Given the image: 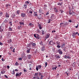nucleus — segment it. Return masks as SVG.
Listing matches in <instances>:
<instances>
[{"instance_id":"1","label":"nucleus","mask_w":79,"mask_h":79,"mask_svg":"<svg viewBox=\"0 0 79 79\" xmlns=\"http://www.w3.org/2000/svg\"><path fill=\"white\" fill-rule=\"evenodd\" d=\"M5 24L4 23L2 24L1 26H0V32H2L3 31V30H4V29H5V27L3 26H5Z\"/></svg>"},{"instance_id":"2","label":"nucleus","mask_w":79,"mask_h":79,"mask_svg":"<svg viewBox=\"0 0 79 79\" xmlns=\"http://www.w3.org/2000/svg\"><path fill=\"white\" fill-rule=\"evenodd\" d=\"M77 34H78V32H74L72 33V36L73 38H76V35H77Z\"/></svg>"},{"instance_id":"3","label":"nucleus","mask_w":79,"mask_h":79,"mask_svg":"<svg viewBox=\"0 0 79 79\" xmlns=\"http://www.w3.org/2000/svg\"><path fill=\"white\" fill-rule=\"evenodd\" d=\"M41 66L40 65H39L38 66H36V71H39V69H41Z\"/></svg>"},{"instance_id":"4","label":"nucleus","mask_w":79,"mask_h":79,"mask_svg":"<svg viewBox=\"0 0 79 79\" xmlns=\"http://www.w3.org/2000/svg\"><path fill=\"white\" fill-rule=\"evenodd\" d=\"M57 52H58L60 55H62V54H63V52L62 51V50L61 49H58Z\"/></svg>"},{"instance_id":"5","label":"nucleus","mask_w":79,"mask_h":79,"mask_svg":"<svg viewBox=\"0 0 79 79\" xmlns=\"http://www.w3.org/2000/svg\"><path fill=\"white\" fill-rule=\"evenodd\" d=\"M26 15L25 13H22L21 14V16L22 18H25Z\"/></svg>"},{"instance_id":"6","label":"nucleus","mask_w":79,"mask_h":79,"mask_svg":"<svg viewBox=\"0 0 79 79\" xmlns=\"http://www.w3.org/2000/svg\"><path fill=\"white\" fill-rule=\"evenodd\" d=\"M55 57L57 59H58H58L60 58H61V56L59 55H58V54H57L56 55H55Z\"/></svg>"},{"instance_id":"7","label":"nucleus","mask_w":79,"mask_h":79,"mask_svg":"<svg viewBox=\"0 0 79 79\" xmlns=\"http://www.w3.org/2000/svg\"><path fill=\"white\" fill-rule=\"evenodd\" d=\"M38 27H39V29L40 30H41L42 29V25L40 24L39 23H38Z\"/></svg>"},{"instance_id":"8","label":"nucleus","mask_w":79,"mask_h":79,"mask_svg":"<svg viewBox=\"0 0 79 79\" xmlns=\"http://www.w3.org/2000/svg\"><path fill=\"white\" fill-rule=\"evenodd\" d=\"M19 24H20V25H21V26L22 25H23H23H24V21H22L20 22H19Z\"/></svg>"},{"instance_id":"9","label":"nucleus","mask_w":79,"mask_h":79,"mask_svg":"<svg viewBox=\"0 0 79 79\" xmlns=\"http://www.w3.org/2000/svg\"><path fill=\"white\" fill-rule=\"evenodd\" d=\"M45 50V48L44 46H43L41 48V50L42 51V52H44Z\"/></svg>"},{"instance_id":"10","label":"nucleus","mask_w":79,"mask_h":79,"mask_svg":"<svg viewBox=\"0 0 79 79\" xmlns=\"http://www.w3.org/2000/svg\"><path fill=\"white\" fill-rule=\"evenodd\" d=\"M31 44L32 47H34L35 45H36V44H35V43H33V42H31L30 43Z\"/></svg>"},{"instance_id":"11","label":"nucleus","mask_w":79,"mask_h":79,"mask_svg":"<svg viewBox=\"0 0 79 79\" xmlns=\"http://www.w3.org/2000/svg\"><path fill=\"white\" fill-rule=\"evenodd\" d=\"M50 34L49 33L47 34L46 36L45 37V38H46V39H47L48 38H49V37H50Z\"/></svg>"},{"instance_id":"12","label":"nucleus","mask_w":79,"mask_h":79,"mask_svg":"<svg viewBox=\"0 0 79 79\" xmlns=\"http://www.w3.org/2000/svg\"><path fill=\"white\" fill-rule=\"evenodd\" d=\"M1 73L2 74H4V73H5V71L4 70V69H2L1 70Z\"/></svg>"},{"instance_id":"13","label":"nucleus","mask_w":79,"mask_h":79,"mask_svg":"<svg viewBox=\"0 0 79 79\" xmlns=\"http://www.w3.org/2000/svg\"><path fill=\"white\" fill-rule=\"evenodd\" d=\"M65 47V44L64 43L61 45V48L63 49Z\"/></svg>"},{"instance_id":"14","label":"nucleus","mask_w":79,"mask_h":79,"mask_svg":"<svg viewBox=\"0 0 79 79\" xmlns=\"http://www.w3.org/2000/svg\"><path fill=\"white\" fill-rule=\"evenodd\" d=\"M54 11L55 13H57L58 11V9H56V8H54Z\"/></svg>"},{"instance_id":"15","label":"nucleus","mask_w":79,"mask_h":79,"mask_svg":"<svg viewBox=\"0 0 79 79\" xmlns=\"http://www.w3.org/2000/svg\"><path fill=\"white\" fill-rule=\"evenodd\" d=\"M16 13L17 15H19V14H20V10H17L16 12Z\"/></svg>"},{"instance_id":"16","label":"nucleus","mask_w":79,"mask_h":79,"mask_svg":"<svg viewBox=\"0 0 79 79\" xmlns=\"http://www.w3.org/2000/svg\"><path fill=\"white\" fill-rule=\"evenodd\" d=\"M22 58H23V60H26L27 57L26 56H22Z\"/></svg>"},{"instance_id":"17","label":"nucleus","mask_w":79,"mask_h":79,"mask_svg":"<svg viewBox=\"0 0 79 79\" xmlns=\"http://www.w3.org/2000/svg\"><path fill=\"white\" fill-rule=\"evenodd\" d=\"M46 7H47V5L46 4H44V7L43 8L44 10H47V8H46Z\"/></svg>"},{"instance_id":"18","label":"nucleus","mask_w":79,"mask_h":79,"mask_svg":"<svg viewBox=\"0 0 79 79\" xmlns=\"http://www.w3.org/2000/svg\"><path fill=\"white\" fill-rule=\"evenodd\" d=\"M39 74V73H35L34 76H35V77H38Z\"/></svg>"},{"instance_id":"19","label":"nucleus","mask_w":79,"mask_h":79,"mask_svg":"<svg viewBox=\"0 0 79 79\" xmlns=\"http://www.w3.org/2000/svg\"><path fill=\"white\" fill-rule=\"evenodd\" d=\"M6 8H10L11 5L8 4H7L6 5Z\"/></svg>"},{"instance_id":"20","label":"nucleus","mask_w":79,"mask_h":79,"mask_svg":"<svg viewBox=\"0 0 79 79\" xmlns=\"http://www.w3.org/2000/svg\"><path fill=\"white\" fill-rule=\"evenodd\" d=\"M42 8L39 9V13H42Z\"/></svg>"},{"instance_id":"21","label":"nucleus","mask_w":79,"mask_h":79,"mask_svg":"<svg viewBox=\"0 0 79 79\" xmlns=\"http://www.w3.org/2000/svg\"><path fill=\"white\" fill-rule=\"evenodd\" d=\"M8 31H13V30L12 29V28H11V27H9L8 29Z\"/></svg>"},{"instance_id":"22","label":"nucleus","mask_w":79,"mask_h":79,"mask_svg":"<svg viewBox=\"0 0 79 79\" xmlns=\"http://www.w3.org/2000/svg\"><path fill=\"white\" fill-rule=\"evenodd\" d=\"M63 4V2H58L57 3L58 5H59V6H61L62 5V4Z\"/></svg>"},{"instance_id":"23","label":"nucleus","mask_w":79,"mask_h":79,"mask_svg":"<svg viewBox=\"0 0 79 79\" xmlns=\"http://www.w3.org/2000/svg\"><path fill=\"white\" fill-rule=\"evenodd\" d=\"M33 79H40V78L39 77H33Z\"/></svg>"},{"instance_id":"24","label":"nucleus","mask_w":79,"mask_h":79,"mask_svg":"<svg viewBox=\"0 0 79 79\" xmlns=\"http://www.w3.org/2000/svg\"><path fill=\"white\" fill-rule=\"evenodd\" d=\"M11 42H12V41H11V40L10 39L7 42L9 44H10L11 43Z\"/></svg>"},{"instance_id":"25","label":"nucleus","mask_w":79,"mask_h":79,"mask_svg":"<svg viewBox=\"0 0 79 79\" xmlns=\"http://www.w3.org/2000/svg\"><path fill=\"white\" fill-rule=\"evenodd\" d=\"M30 49H31V48L27 49V53H30Z\"/></svg>"},{"instance_id":"26","label":"nucleus","mask_w":79,"mask_h":79,"mask_svg":"<svg viewBox=\"0 0 79 79\" xmlns=\"http://www.w3.org/2000/svg\"><path fill=\"white\" fill-rule=\"evenodd\" d=\"M34 16H36V17H37V12H34Z\"/></svg>"},{"instance_id":"27","label":"nucleus","mask_w":79,"mask_h":79,"mask_svg":"<svg viewBox=\"0 0 79 79\" xmlns=\"http://www.w3.org/2000/svg\"><path fill=\"white\" fill-rule=\"evenodd\" d=\"M11 74H15V70H14L13 71H12V72H11Z\"/></svg>"},{"instance_id":"28","label":"nucleus","mask_w":79,"mask_h":79,"mask_svg":"<svg viewBox=\"0 0 79 79\" xmlns=\"http://www.w3.org/2000/svg\"><path fill=\"white\" fill-rule=\"evenodd\" d=\"M23 6L25 8H26L27 7V4H24L23 5Z\"/></svg>"},{"instance_id":"29","label":"nucleus","mask_w":79,"mask_h":79,"mask_svg":"<svg viewBox=\"0 0 79 79\" xmlns=\"http://www.w3.org/2000/svg\"><path fill=\"white\" fill-rule=\"evenodd\" d=\"M22 27L21 26H18V27H17V29H19H19H21Z\"/></svg>"},{"instance_id":"30","label":"nucleus","mask_w":79,"mask_h":79,"mask_svg":"<svg viewBox=\"0 0 79 79\" xmlns=\"http://www.w3.org/2000/svg\"><path fill=\"white\" fill-rule=\"evenodd\" d=\"M67 58H68V59H71V57L67 55Z\"/></svg>"},{"instance_id":"31","label":"nucleus","mask_w":79,"mask_h":79,"mask_svg":"<svg viewBox=\"0 0 79 79\" xmlns=\"http://www.w3.org/2000/svg\"><path fill=\"white\" fill-rule=\"evenodd\" d=\"M25 3L26 4V5H27L29 3V2L28 1H26L25 2Z\"/></svg>"},{"instance_id":"32","label":"nucleus","mask_w":79,"mask_h":79,"mask_svg":"<svg viewBox=\"0 0 79 79\" xmlns=\"http://www.w3.org/2000/svg\"><path fill=\"white\" fill-rule=\"evenodd\" d=\"M3 15V12L1 11L0 12V16H2Z\"/></svg>"},{"instance_id":"33","label":"nucleus","mask_w":79,"mask_h":79,"mask_svg":"<svg viewBox=\"0 0 79 79\" xmlns=\"http://www.w3.org/2000/svg\"><path fill=\"white\" fill-rule=\"evenodd\" d=\"M31 55H29L28 56V59H30L31 58Z\"/></svg>"},{"instance_id":"34","label":"nucleus","mask_w":79,"mask_h":79,"mask_svg":"<svg viewBox=\"0 0 79 79\" xmlns=\"http://www.w3.org/2000/svg\"><path fill=\"white\" fill-rule=\"evenodd\" d=\"M29 13H31V14H32V10H29Z\"/></svg>"},{"instance_id":"35","label":"nucleus","mask_w":79,"mask_h":79,"mask_svg":"<svg viewBox=\"0 0 79 79\" xmlns=\"http://www.w3.org/2000/svg\"><path fill=\"white\" fill-rule=\"evenodd\" d=\"M40 44L41 45H43V42L42 41H41L40 42Z\"/></svg>"},{"instance_id":"36","label":"nucleus","mask_w":79,"mask_h":79,"mask_svg":"<svg viewBox=\"0 0 79 79\" xmlns=\"http://www.w3.org/2000/svg\"><path fill=\"white\" fill-rule=\"evenodd\" d=\"M15 16H16V15L15 14V13L14 12L12 14V16H13V17H14Z\"/></svg>"},{"instance_id":"37","label":"nucleus","mask_w":79,"mask_h":79,"mask_svg":"<svg viewBox=\"0 0 79 79\" xmlns=\"http://www.w3.org/2000/svg\"><path fill=\"white\" fill-rule=\"evenodd\" d=\"M36 38L37 39H39V35H38Z\"/></svg>"},{"instance_id":"38","label":"nucleus","mask_w":79,"mask_h":79,"mask_svg":"<svg viewBox=\"0 0 79 79\" xmlns=\"http://www.w3.org/2000/svg\"><path fill=\"white\" fill-rule=\"evenodd\" d=\"M57 48H60L61 47V46L59 45H57Z\"/></svg>"},{"instance_id":"39","label":"nucleus","mask_w":79,"mask_h":79,"mask_svg":"<svg viewBox=\"0 0 79 79\" xmlns=\"http://www.w3.org/2000/svg\"><path fill=\"white\" fill-rule=\"evenodd\" d=\"M59 11H60V13H63V12H64V11H63V10H60Z\"/></svg>"},{"instance_id":"40","label":"nucleus","mask_w":79,"mask_h":79,"mask_svg":"<svg viewBox=\"0 0 79 79\" xmlns=\"http://www.w3.org/2000/svg\"><path fill=\"white\" fill-rule=\"evenodd\" d=\"M15 76H16V77H17H17H19V73H16Z\"/></svg>"},{"instance_id":"41","label":"nucleus","mask_w":79,"mask_h":79,"mask_svg":"<svg viewBox=\"0 0 79 79\" xmlns=\"http://www.w3.org/2000/svg\"><path fill=\"white\" fill-rule=\"evenodd\" d=\"M39 76H42V74H42V73L40 72H39Z\"/></svg>"},{"instance_id":"42","label":"nucleus","mask_w":79,"mask_h":79,"mask_svg":"<svg viewBox=\"0 0 79 79\" xmlns=\"http://www.w3.org/2000/svg\"><path fill=\"white\" fill-rule=\"evenodd\" d=\"M41 31H42V34L43 35H44V33H45V32L44 31H42V30Z\"/></svg>"},{"instance_id":"43","label":"nucleus","mask_w":79,"mask_h":79,"mask_svg":"<svg viewBox=\"0 0 79 79\" xmlns=\"http://www.w3.org/2000/svg\"><path fill=\"white\" fill-rule=\"evenodd\" d=\"M5 16L6 18H9V15H5Z\"/></svg>"},{"instance_id":"44","label":"nucleus","mask_w":79,"mask_h":79,"mask_svg":"<svg viewBox=\"0 0 79 79\" xmlns=\"http://www.w3.org/2000/svg\"><path fill=\"white\" fill-rule=\"evenodd\" d=\"M47 64H47V62H46L45 63V68H46V67H47Z\"/></svg>"},{"instance_id":"45","label":"nucleus","mask_w":79,"mask_h":79,"mask_svg":"<svg viewBox=\"0 0 79 79\" xmlns=\"http://www.w3.org/2000/svg\"><path fill=\"white\" fill-rule=\"evenodd\" d=\"M65 73L67 74V77H68V76H69V75H68V73H67V72H65Z\"/></svg>"},{"instance_id":"46","label":"nucleus","mask_w":79,"mask_h":79,"mask_svg":"<svg viewBox=\"0 0 79 79\" xmlns=\"http://www.w3.org/2000/svg\"><path fill=\"white\" fill-rule=\"evenodd\" d=\"M56 68H57V66H55L54 68V69L56 70Z\"/></svg>"},{"instance_id":"47","label":"nucleus","mask_w":79,"mask_h":79,"mask_svg":"<svg viewBox=\"0 0 79 79\" xmlns=\"http://www.w3.org/2000/svg\"><path fill=\"white\" fill-rule=\"evenodd\" d=\"M67 55L66 56V55H65L64 56V58H65V59H66V58H67Z\"/></svg>"},{"instance_id":"48","label":"nucleus","mask_w":79,"mask_h":79,"mask_svg":"<svg viewBox=\"0 0 79 79\" xmlns=\"http://www.w3.org/2000/svg\"><path fill=\"white\" fill-rule=\"evenodd\" d=\"M22 58H19V60H20V61H22Z\"/></svg>"},{"instance_id":"49","label":"nucleus","mask_w":79,"mask_h":79,"mask_svg":"<svg viewBox=\"0 0 79 79\" xmlns=\"http://www.w3.org/2000/svg\"><path fill=\"white\" fill-rule=\"evenodd\" d=\"M22 74V72L20 73H19V76H21V75Z\"/></svg>"},{"instance_id":"50","label":"nucleus","mask_w":79,"mask_h":79,"mask_svg":"<svg viewBox=\"0 0 79 79\" xmlns=\"http://www.w3.org/2000/svg\"><path fill=\"white\" fill-rule=\"evenodd\" d=\"M51 19H49L48 20V21H49L48 22V23H50V21H51Z\"/></svg>"},{"instance_id":"51","label":"nucleus","mask_w":79,"mask_h":79,"mask_svg":"<svg viewBox=\"0 0 79 79\" xmlns=\"http://www.w3.org/2000/svg\"><path fill=\"white\" fill-rule=\"evenodd\" d=\"M49 44L50 45H53V44H52L51 43H50V42H49Z\"/></svg>"},{"instance_id":"52","label":"nucleus","mask_w":79,"mask_h":79,"mask_svg":"<svg viewBox=\"0 0 79 79\" xmlns=\"http://www.w3.org/2000/svg\"><path fill=\"white\" fill-rule=\"evenodd\" d=\"M15 65H16V66L18 65V62H16V63L15 64Z\"/></svg>"},{"instance_id":"53","label":"nucleus","mask_w":79,"mask_h":79,"mask_svg":"<svg viewBox=\"0 0 79 79\" xmlns=\"http://www.w3.org/2000/svg\"><path fill=\"white\" fill-rule=\"evenodd\" d=\"M23 71L24 72H27V70H26L25 69H23Z\"/></svg>"},{"instance_id":"54","label":"nucleus","mask_w":79,"mask_h":79,"mask_svg":"<svg viewBox=\"0 0 79 79\" xmlns=\"http://www.w3.org/2000/svg\"><path fill=\"white\" fill-rule=\"evenodd\" d=\"M28 46V47H31V44H29Z\"/></svg>"},{"instance_id":"55","label":"nucleus","mask_w":79,"mask_h":79,"mask_svg":"<svg viewBox=\"0 0 79 79\" xmlns=\"http://www.w3.org/2000/svg\"><path fill=\"white\" fill-rule=\"evenodd\" d=\"M32 23H30L29 24V26H30L31 27V26H32Z\"/></svg>"},{"instance_id":"56","label":"nucleus","mask_w":79,"mask_h":79,"mask_svg":"<svg viewBox=\"0 0 79 79\" xmlns=\"http://www.w3.org/2000/svg\"><path fill=\"white\" fill-rule=\"evenodd\" d=\"M0 45H3V43L2 42H0Z\"/></svg>"},{"instance_id":"57","label":"nucleus","mask_w":79,"mask_h":79,"mask_svg":"<svg viewBox=\"0 0 79 79\" xmlns=\"http://www.w3.org/2000/svg\"><path fill=\"white\" fill-rule=\"evenodd\" d=\"M69 23H72V21L70 19H69Z\"/></svg>"},{"instance_id":"58","label":"nucleus","mask_w":79,"mask_h":79,"mask_svg":"<svg viewBox=\"0 0 79 79\" xmlns=\"http://www.w3.org/2000/svg\"><path fill=\"white\" fill-rule=\"evenodd\" d=\"M72 14H73V13L71 12V11H70L69 12V15H71Z\"/></svg>"},{"instance_id":"59","label":"nucleus","mask_w":79,"mask_h":79,"mask_svg":"<svg viewBox=\"0 0 79 79\" xmlns=\"http://www.w3.org/2000/svg\"><path fill=\"white\" fill-rule=\"evenodd\" d=\"M5 23H8V20H6V19L4 21Z\"/></svg>"},{"instance_id":"60","label":"nucleus","mask_w":79,"mask_h":79,"mask_svg":"<svg viewBox=\"0 0 79 79\" xmlns=\"http://www.w3.org/2000/svg\"><path fill=\"white\" fill-rule=\"evenodd\" d=\"M4 76H5V77L6 78H8V76H6V75H4Z\"/></svg>"},{"instance_id":"61","label":"nucleus","mask_w":79,"mask_h":79,"mask_svg":"<svg viewBox=\"0 0 79 79\" xmlns=\"http://www.w3.org/2000/svg\"><path fill=\"white\" fill-rule=\"evenodd\" d=\"M31 27H34V24H32V25H31Z\"/></svg>"},{"instance_id":"62","label":"nucleus","mask_w":79,"mask_h":79,"mask_svg":"<svg viewBox=\"0 0 79 79\" xmlns=\"http://www.w3.org/2000/svg\"><path fill=\"white\" fill-rule=\"evenodd\" d=\"M1 60H2V61H5V60H3V58H2Z\"/></svg>"},{"instance_id":"63","label":"nucleus","mask_w":79,"mask_h":79,"mask_svg":"<svg viewBox=\"0 0 79 79\" xmlns=\"http://www.w3.org/2000/svg\"><path fill=\"white\" fill-rule=\"evenodd\" d=\"M48 14H49V13L48 12L46 13V15L47 16V15H48Z\"/></svg>"},{"instance_id":"64","label":"nucleus","mask_w":79,"mask_h":79,"mask_svg":"<svg viewBox=\"0 0 79 79\" xmlns=\"http://www.w3.org/2000/svg\"><path fill=\"white\" fill-rule=\"evenodd\" d=\"M5 15H9L8 14V13L7 12H6V13Z\"/></svg>"}]
</instances>
